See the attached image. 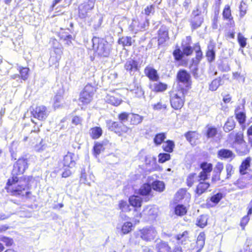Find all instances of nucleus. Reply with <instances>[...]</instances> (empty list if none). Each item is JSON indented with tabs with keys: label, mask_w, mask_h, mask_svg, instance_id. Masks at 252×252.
Wrapping results in <instances>:
<instances>
[{
	"label": "nucleus",
	"mask_w": 252,
	"mask_h": 252,
	"mask_svg": "<svg viewBox=\"0 0 252 252\" xmlns=\"http://www.w3.org/2000/svg\"><path fill=\"white\" fill-rule=\"evenodd\" d=\"M23 181H19L17 177H13L8 180L5 189L8 192H10L13 195H26L28 196L30 193L29 191H25L27 186L23 183Z\"/></svg>",
	"instance_id": "1"
},
{
	"label": "nucleus",
	"mask_w": 252,
	"mask_h": 252,
	"mask_svg": "<svg viewBox=\"0 0 252 252\" xmlns=\"http://www.w3.org/2000/svg\"><path fill=\"white\" fill-rule=\"evenodd\" d=\"M188 93L187 89H184L180 84L170 93V103L174 109L182 107L185 102V95Z\"/></svg>",
	"instance_id": "2"
},
{
	"label": "nucleus",
	"mask_w": 252,
	"mask_h": 252,
	"mask_svg": "<svg viewBox=\"0 0 252 252\" xmlns=\"http://www.w3.org/2000/svg\"><path fill=\"white\" fill-rule=\"evenodd\" d=\"M92 42L93 50L98 56L105 57L109 56L111 45L108 42L94 36L92 39Z\"/></svg>",
	"instance_id": "3"
},
{
	"label": "nucleus",
	"mask_w": 252,
	"mask_h": 252,
	"mask_svg": "<svg viewBox=\"0 0 252 252\" xmlns=\"http://www.w3.org/2000/svg\"><path fill=\"white\" fill-rule=\"evenodd\" d=\"M94 88L91 84H87L81 93L79 98V105H85L89 103L93 99L94 92Z\"/></svg>",
	"instance_id": "4"
},
{
	"label": "nucleus",
	"mask_w": 252,
	"mask_h": 252,
	"mask_svg": "<svg viewBox=\"0 0 252 252\" xmlns=\"http://www.w3.org/2000/svg\"><path fill=\"white\" fill-rule=\"evenodd\" d=\"M95 3V0H87L81 4L78 7L79 17L81 19L88 17L89 13L94 9Z\"/></svg>",
	"instance_id": "5"
},
{
	"label": "nucleus",
	"mask_w": 252,
	"mask_h": 252,
	"mask_svg": "<svg viewBox=\"0 0 252 252\" xmlns=\"http://www.w3.org/2000/svg\"><path fill=\"white\" fill-rule=\"evenodd\" d=\"M157 234L156 230L152 226L144 227L139 231L140 238L145 241H151L154 240Z\"/></svg>",
	"instance_id": "6"
},
{
	"label": "nucleus",
	"mask_w": 252,
	"mask_h": 252,
	"mask_svg": "<svg viewBox=\"0 0 252 252\" xmlns=\"http://www.w3.org/2000/svg\"><path fill=\"white\" fill-rule=\"evenodd\" d=\"M177 78L179 83H182L185 86L184 89H187L188 91L191 85L190 74L185 70H180L177 73Z\"/></svg>",
	"instance_id": "7"
},
{
	"label": "nucleus",
	"mask_w": 252,
	"mask_h": 252,
	"mask_svg": "<svg viewBox=\"0 0 252 252\" xmlns=\"http://www.w3.org/2000/svg\"><path fill=\"white\" fill-rule=\"evenodd\" d=\"M33 117L39 120L43 121L47 117L49 113L46 107L43 105L37 106L32 111Z\"/></svg>",
	"instance_id": "8"
},
{
	"label": "nucleus",
	"mask_w": 252,
	"mask_h": 252,
	"mask_svg": "<svg viewBox=\"0 0 252 252\" xmlns=\"http://www.w3.org/2000/svg\"><path fill=\"white\" fill-rule=\"evenodd\" d=\"M27 168V159L24 158H19L14 164V171L17 174H23Z\"/></svg>",
	"instance_id": "9"
},
{
	"label": "nucleus",
	"mask_w": 252,
	"mask_h": 252,
	"mask_svg": "<svg viewBox=\"0 0 252 252\" xmlns=\"http://www.w3.org/2000/svg\"><path fill=\"white\" fill-rule=\"evenodd\" d=\"M149 26V19H146L145 21L140 23L138 20L133 19L130 25V29L132 31H138L145 29Z\"/></svg>",
	"instance_id": "10"
},
{
	"label": "nucleus",
	"mask_w": 252,
	"mask_h": 252,
	"mask_svg": "<svg viewBox=\"0 0 252 252\" xmlns=\"http://www.w3.org/2000/svg\"><path fill=\"white\" fill-rule=\"evenodd\" d=\"M222 17L224 20L227 21V24L231 27H234L235 25L233 18L231 15L230 7L229 5H226L222 12Z\"/></svg>",
	"instance_id": "11"
},
{
	"label": "nucleus",
	"mask_w": 252,
	"mask_h": 252,
	"mask_svg": "<svg viewBox=\"0 0 252 252\" xmlns=\"http://www.w3.org/2000/svg\"><path fill=\"white\" fill-rule=\"evenodd\" d=\"M125 69L132 75L138 70V62L133 59H130L126 61L125 64Z\"/></svg>",
	"instance_id": "12"
},
{
	"label": "nucleus",
	"mask_w": 252,
	"mask_h": 252,
	"mask_svg": "<svg viewBox=\"0 0 252 252\" xmlns=\"http://www.w3.org/2000/svg\"><path fill=\"white\" fill-rule=\"evenodd\" d=\"M74 154L68 152L66 155L63 157L62 164L63 167H72L75 165L74 159Z\"/></svg>",
	"instance_id": "13"
},
{
	"label": "nucleus",
	"mask_w": 252,
	"mask_h": 252,
	"mask_svg": "<svg viewBox=\"0 0 252 252\" xmlns=\"http://www.w3.org/2000/svg\"><path fill=\"white\" fill-rule=\"evenodd\" d=\"M215 47L216 43L213 40H211L208 45L207 51L206 52V57L209 62H212L215 59Z\"/></svg>",
	"instance_id": "14"
},
{
	"label": "nucleus",
	"mask_w": 252,
	"mask_h": 252,
	"mask_svg": "<svg viewBox=\"0 0 252 252\" xmlns=\"http://www.w3.org/2000/svg\"><path fill=\"white\" fill-rule=\"evenodd\" d=\"M128 89L136 97L140 98L144 94V91L141 86L137 83H134L133 85H130Z\"/></svg>",
	"instance_id": "15"
},
{
	"label": "nucleus",
	"mask_w": 252,
	"mask_h": 252,
	"mask_svg": "<svg viewBox=\"0 0 252 252\" xmlns=\"http://www.w3.org/2000/svg\"><path fill=\"white\" fill-rule=\"evenodd\" d=\"M144 73L151 80L157 81L159 79L157 71L151 66H147L144 69Z\"/></svg>",
	"instance_id": "16"
},
{
	"label": "nucleus",
	"mask_w": 252,
	"mask_h": 252,
	"mask_svg": "<svg viewBox=\"0 0 252 252\" xmlns=\"http://www.w3.org/2000/svg\"><path fill=\"white\" fill-rule=\"evenodd\" d=\"M237 154L240 156H244L249 153L250 149L246 142L234 146Z\"/></svg>",
	"instance_id": "17"
},
{
	"label": "nucleus",
	"mask_w": 252,
	"mask_h": 252,
	"mask_svg": "<svg viewBox=\"0 0 252 252\" xmlns=\"http://www.w3.org/2000/svg\"><path fill=\"white\" fill-rule=\"evenodd\" d=\"M105 100L107 103L116 106L119 105L122 101V99L118 95L115 96L111 94H107Z\"/></svg>",
	"instance_id": "18"
},
{
	"label": "nucleus",
	"mask_w": 252,
	"mask_h": 252,
	"mask_svg": "<svg viewBox=\"0 0 252 252\" xmlns=\"http://www.w3.org/2000/svg\"><path fill=\"white\" fill-rule=\"evenodd\" d=\"M156 250L157 252H169L171 250V248L167 242L160 241L157 242Z\"/></svg>",
	"instance_id": "19"
},
{
	"label": "nucleus",
	"mask_w": 252,
	"mask_h": 252,
	"mask_svg": "<svg viewBox=\"0 0 252 252\" xmlns=\"http://www.w3.org/2000/svg\"><path fill=\"white\" fill-rule=\"evenodd\" d=\"M143 214L150 217L151 219H155L158 214V209L154 206H147L143 210Z\"/></svg>",
	"instance_id": "20"
},
{
	"label": "nucleus",
	"mask_w": 252,
	"mask_h": 252,
	"mask_svg": "<svg viewBox=\"0 0 252 252\" xmlns=\"http://www.w3.org/2000/svg\"><path fill=\"white\" fill-rule=\"evenodd\" d=\"M238 66L239 70H240L233 72L232 78L238 81L239 83H244L245 82L246 74L242 72L240 64H239Z\"/></svg>",
	"instance_id": "21"
},
{
	"label": "nucleus",
	"mask_w": 252,
	"mask_h": 252,
	"mask_svg": "<svg viewBox=\"0 0 252 252\" xmlns=\"http://www.w3.org/2000/svg\"><path fill=\"white\" fill-rule=\"evenodd\" d=\"M167 86L166 84L159 82L154 83L150 85V88L152 91L156 92H161L165 91Z\"/></svg>",
	"instance_id": "22"
},
{
	"label": "nucleus",
	"mask_w": 252,
	"mask_h": 252,
	"mask_svg": "<svg viewBox=\"0 0 252 252\" xmlns=\"http://www.w3.org/2000/svg\"><path fill=\"white\" fill-rule=\"evenodd\" d=\"M199 183L196 189V193L200 195L205 192L210 187V184L206 181H198Z\"/></svg>",
	"instance_id": "23"
},
{
	"label": "nucleus",
	"mask_w": 252,
	"mask_h": 252,
	"mask_svg": "<svg viewBox=\"0 0 252 252\" xmlns=\"http://www.w3.org/2000/svg\"><path fill=\"white\" fill-rule=\"evenodd\" d=\"M203 18L201 16L191 17L190 19L191 29L195 30L200 27L203 22Z\"/></svg>",
	"instance_id": "24"
},
{
	"label": "nucleus",
	"mask_w": 252,
	"mask_h": 252,
	"mask_svg": "<svg viewBox=\"0 0 252 252\" xmlns=\"http://www.w3.org/2000/svg\"><path fill=\"white\" fill-rule=\"evenodd\" d=\"M205 235L203 232H201L197 238L196 242V252H200L203 248L205 244Z\"/></svg>",
	"instance_id": "25"
},
{
	"label": "nucleus",
	"mask_w": 252,
	"mask_h": 252,
	"mask_svg": "<svg viewBox=\"0 0 252 252\" xmlns=\"http://www.w3.org/2000/svg\"><path fill=\"white\" fill-rule=\"evenodd\" d=\"M249 184L248 180L245 177H242L238 179L234 185L236 186L238 189H243L248 187Z\"/></svg>",
	"instance_id": "26"
},
{
	"label": "nucleus",
	"mask_w": 252,
	"mask_h": 252,
	"mask_svg": "<svg viewBox=\"0 0 252 252\" xmlns=\"http://www.w3.org/2000/svg\"><path fill=\"white\" fill-rule=\"evenodd\" d=\"M102 134V130L100 127L95 126L90 129V136L94 139L99 138Z\"/></svg>",
	"instance_id": "27"
},
{
	"label": "nucleus",
	"mask_w": 252,
	"mask_h": 252,
	"mask_svg": "<svg viewBox=\"0 0 252 252\" xmlns=\"http://www.w3.org/2000/svg\"><path fill=\"white\" fill-rule=\"evenodd\" d=\"M102 18L99 16H94L93 17L91 18L90 21H88V23H89L90 25H92V23L94 22L93 24V27L95 30H97L102 24Z\"/></svg>",
	"instance_id": "28"
},
{
	"label": "nucleus",
	"mask_w": 252,
	"mask_h": 252,
	"mask_svg": "<svg viewBox=\"0 0 252 252\" xmlns=\"http://www.w3.org/2000/svg\"><path fill=\"white\" fill-rule=\"evenodd\" d=\"M218 156L223 158H233L234 155L232 152L228 149H221L218 151Z\"/></svg>",
	"instance_id": "29"
},
{
	"label": "nucleus",
	"mask_w": 252,
	"mask_h": 252,
	"mask_svg": "<svg viewBox=\"0 0 252 252\" xmlns=\"http://www.w3.org/2000/svg\"><path fill=\"white\" fill-rule=\"evenodd\" d=\"M236 118L240 125L244 124L246 121V114L244 112L239 111V109L237 108L235 111Z\"/></svg>",
	"instance_id": "30"
},
{
	"label": "nucleus",
	"mask_w": 252,
	"mask_h": 252,
	"mask_svg": "<svg viewBox=\"0 0 252 252\" xmlns=\"http://www.w3.org/2000/svg\"><path fill=\"white\" fill-rule=\"evenodd\" d=\"M230 135L235 136V140L233 143L234 146L246 142L244 140L243 134L241 131L238 132L236 133H234V131L231 133Z\"/></svg>",
	"instance_id": "31"
},
{
	"label": "nucleus",
	"mask_w": 252,
	"mask_h": 252,
	"mask_svg": "<svg viewBox=\"0 0 252 252\" xmlns=\"http://www.w3.org/2000/svg\"><path fill=\"white\" fill-rule=\"evenodd\" d=\"M130 204L135 207H140L142 203L141 198L138 196H131L129 198Z\"/></svg>",
	"instance_id": "32"
},
{
	"label": "nucleus",
	"mask_w": 252,
	"mask_h": 252,
	"mask_svg": "<svg viewBox=\"0 0 252 252\" xmlns=\"http://www.w3.org/2000/svg\"><path fill=\"white\" fill-rule=\"evenodd\" d=\"M129 119L130 124L136 125L140 124L142 122L143 117L138 114H130Z\"/></svg>",
	"instance_id": "33"
},
{
	"label": "nucleus",
	"mask_w": 252,
	"mask_h": 252,
	"mask_svg": "<svg viewBox=\"0 0 252 252\" xmlns=\"http://www.w3.org/2000/svg\"><path fill=\"white\" fill-rule=\"evenodd\" d=\"M121 123L109 121L107 123L108 128L111 131H114L117 134H120V127Z\"/></svg>",
	"instance_id": "34"
},
{
	"label": "nucleus",
	"mask_w": 252,
	"mask_h": 252,
	"mask_svg": "<svg viewBox=\"0 0 252 252\" xmlns=\"http://www.w3.org/2000/svg\"><path fill=\"white\" fill-rule=\"evenodd\" d=\"M235 122L234 120L233 119V118H229L227 119V121L223 126V130L226 132H229L235 127Z\"/></svg>",
	"instance_id": "35"
},
{
	"label": "nucleus",
	"mask_w": 252,
	"mask_h": 252,
	"mask_svg": "<svg viewBox=\"0 0 252 252\" xmlns=\"http://www.w3.org/2000/svg\"><path fill=\"white\" fill-rule=\"evenodd\" d=\"M251 158L249 157L244 160L240 166V172L241 174H246L245 171L250 167Z\"/></svg>",
	"instance_id": "36"
},
{
	"label": "nucleus",
	"mask_w": 252,
	"mask_h": 252,
	"mask_svg": "<svg viewBox=\"0 0 252 252\" xmlns=\"http://www.w3.org/2000/svg\"><path fill=\"white\" fill-rule=\"evenodd\" d=\"M151 186L148 184H144L139 189V193L142 195H148L150 194L151 191Z\"/></svg>",
	"instance_id": "37"
},
{
	"label": "nucleus",
	"mask_w": 252,
	"mask_h": 252,
	"mask_svg": "<svg viewBox=\"0 0 252 252\" xmlns=\"http://www.w3.org/2000/svg\"><path fill=\"white\" fill-rule=\"evenodd\" d=\"M18 70L19 71L21 79L24 81L27 80L29 77V68L28 67L19 66Z\"/></svg>",
	"instance_id": "38"
},
{
	"label": "nucleus",
	"mask_w": 252,
	"mask_h": 252,
	"mask_svg": "<svg viewBox=\"0 0 252 252\" xmlns=\"http://www.w3.org/2000/svg\"><path fill=\"white\" fill-rule=\"evenodd\" d=\"M174 147V143L171 140H167L162 145L163 150L168 153L172 152Z\"/></svg>",
	"instance_id": "39"
},
{
	"label": "nucleus",
	"mask_w": 252,
	"mask_h": 252,
	"mask_svg": "<svg viewBox=\"0 0 252 252\" xmlns=\"http://www.w3.org/2000/svg\"><path fill=\"white\" fill-rule=\"evenodd\" d=\"M152 188L154 190L161 192L164 189V184L162 181H156L152 184Z\"/></svg>",
	"instance_id": "40"
},
{
	"label": "nucleus",
	"mask_w": 252,
	"mask_h": 252,
	"mask_svg": "<svg viewBox=\"0 0 252 252\" xmlns=\"http://www.w3.org/2000/svg\"><path fill=\"white\" fill-rule=\"evenodd\" d=\"M132 223L130 222H125L122 226L121 232L123 235L126 234L132 230Z\"/></svg>",
	"instance_id": "41"
},
{
	"label": "nucleus",
	"mask_w": 252,
	"mask_h": 252,
	"mask_svg": "<svg viewBox=\"0 0 252 252\" xmlns=\"http://www.w3.org/2000/svg\"><path fill=\"white\" fill-rule=\"evenodd\" d=\"M200 168L202 171L210 175V173L213 169L212 164L206 162H203L200 164Z\"/></svg>",
	"instance_id": "42"
},
{
	"label": "nucleus",
	"mask_w": 252,
	"mask_h": 252,
	"mask_svg": "<svg viewBox=\"0 0 252 252\" xmlns=\"http://www.w3.org/2000/svg\"><path fill=\"white\" fill-rule=\"evenodd\" d=\"M196 181H198V178L196 174L190 173L187 179V184L189 187H191L194 183Z\"/></svg>",
	"instance_id": "43"
},
{
	"label": "nucleus",
	"mask_w": 252,
	"mask_h": 252,
	"mask_svg": "<svg viewBox=\"0 0 252 252\" xmlns=\"http://www.w3.org/2000/svg\"><path fill=\"white\" fill-rule=\"evenodd\" d=\"M132 40L131 37L129 36H123L120 38L119 43L120 44H122L123 46H129L131 45Z\"/></svg>",
	"instance_id": "44"
},
{
	"label": "nucleus",
	"mask_w": 252,
	"mask_h": 252,
	"mask_svg": "<svg viewBox=\"0 0 252 252\" xmlns=\"http://www.w3.org/2000/svg\"><path fill=\"white\" fill-rule=\"evenodd\" d=\"M221 79L220 78L213 80L209 85V90L212 91H215L220 85Z\"/></svg>",
	"instance_id": "45"
},
{
	"label": "nucleus",
	"mask_w": 252,
	"mask_h": 252,
	"mask_svg": "<svg viewBox=\"0 0 252 252\" xmlns=\"http://www.w3.org/2000/svg\"><path fill=\"white\" fill-rule=\"evenodd\" d=\"M196 224L200 227H205L207 222V217L206 216L202 215L199 217L196 221Z\"/></svg>",
	"instance_id": "46"
},
{
	"label": "nucleus",
	"mask_w": 252,
	"mask_h": 252,
	"mask_svg": "<svg viewBox=\"0 0 252 252\" xmlns=\"http://www.w3.org/2000/svg\"><path fill=\"white\" fill-rule=\"evenodd\" d=\"M187 213L186 207L183 205H178L175 208V213L178 216H183Z\"/></svg>",
	"instance_id": "47"
},
{
	"label": "nucleus",
	"mask_w": 252,
	"mask_h": 252,
	"mask_svg": "<svg viewBox=\"0 0 252 252\" xmlns=\"http://www.w3.org/2000/svg\"><path fill=\"white\" fill-rule=\"evenodd\" d=\"M166 136L164 133L157 134L154 138V141L156 145H160L165 139Z\"/></svg>",
	"instance_id": "48"
},
{
	"label": "nucleus",
	"mask_w": 252,
	"mask_h": 252,
	"mask_svg": "<svg viewBox=\"0 0 252 252\" xmlns=\"http://www.w3.org/2000/svg\"><path fill=\"white\" fill-rule=\"evenodd\" d=\"M61 38L62 39L64 42L65 44L69 46L72 44V40H73V38L72 36L69 34H63V33L61 35Z\"/></svg>",
	"instance_id": "49"
},
{
	"label": "nucleus",
	"mask_w": 252,
	"mask_h": 252,
	"mask_svg": "<svg viewBox=\"0 0 252 252\" xmlns=\"http://www.w3.org/2000/svg\"><path fill=\"white\" fill-rule=\"evenodd\" d=\"M46 148V144L42 140L39 144L34 146V150L35 151L40 153L45 150Z\"/></svg>",
	"instance_id": "50"
},
{
	"label": "nucleus",
	"mask_w": 252,
	"mask_h": 252,
	"mask_svg": "<svg viewBox=\"0 0 252 252\" xmlns=\"http://www.w3.org/2000/svg\"><path fill=\"white\" fill-rule=\"evenodd\" d=\"M61 58L55 56L54 54H51L49 59V62L50 66L55 65L57 67L58 65V63Z\"/></svg>",
	"instance_id": "51"
},
{
	"label": "nucleus",
	"mask_w": 252,
	"mask_h": 252,
	"mask_svg": "<svg viewBox=\"0 0 252 252\" xmlns=\"http://www.w3.org/2000/svg\"><path fill=\"white\" fill-rule=\"evenodd\" d=\"M170 159V155L167 153H160L158 155V162L164 163Z\"/></svg>",
	"instance_id": "52"
},
{
	"label": "nucleus",
	"mask_w": 252,
	"mask_h": 252,
	"mask_svg": "<svg viewBox=\"0 0 252 252\" xmlns=\"http://www.w3.org/2000/svg\"><path fill=\"white\" fill-rule=\"evenodd\" d=\"M238 41L240 46L242 48H244L246 47L247 42V39L242 35V33H239L237 36Z\"/></svg>",
	"instance_id": "53"
},
{
	"label": "nucleus",
	"mask_w": 252,
	"mask_h": 252,
	"mask_svg": "<svg viewBox=\"0 0 252 252\" xmlns=\"http://www.w3.org/2000/svg\"><path fill=\"white\" fill-rule=\"evenodd\" d=\"M103 149V145L100 143H96L94 147V153L95 156L99 155Z\"/></svg>",
	"instance_id": "54"
},
{
	"label": "nucleus",
	"mask_w": 252,
	"mask_h": 252,
	"mask_svg": "<svg viewBox=\"0 0 252 252\" xmlns=\"http://www.w3.org/2000/svg\"><path fill=\"white\" fill-rule=\"evenodd\" d=\"M119 208L123 212L130 211L129 206L126 201L121 200L119 203Z\"/></svg>",
	"instance_id": "55"
},
{
	"label": "nucleus",
	"mask_w": 252,
	"mask_h": 252,
	"mask_svg": "<svg viewBox=\"0 0 252 252\" xmlns=\"http://www.w3.org/2000/svg\"><path fill=\"white\" fill-rule=\"evenodd\" d=\"M222 198V194L221 193L219 192L213 195L211 197L210 200L214 204H216L220 202V201L221 200Z\"/></svg>",
	"instance_id": "56"
},
{
	"label": "nucleus",
	"mask_w": 252,
	"mask_h": 252,
	"mask_svg": "<svg viewBox=\"0 0 252 252\" xmlns=\"http://www.w3.org/2000/svg\"><path fill=\"white\" fill-rule=\"evenodd\" d=\"M155 6L154 5H148L145 8L144 13L147 16L153 14L155 12Z\"/></svg>",
	"instance_id": "57"
},
{
	"label": "nucleus",
	"mask_w": 252,
	"mask_h": 252,
	"mask_svg": "<svg viewBox=\"0 0 252 252\" xmlns=\"http://www.w3.org/2000/svg\"><path fill=\"white\" fill-rule=\"evenodd\" d=\"M225 169L227 173L226 179H228L234 173L233 166L230 164H226Z\"/></svg>",
	"instance_id": "58"
},
{
	"label": "nucleus",
	"mask_w": 252,
	"mask_h": 252,
	"mask_svg": "<svg viewBox=\"0 0 252 252\" xmlns=\"http://www.w3.org/2000/svg\"><path fill=\"white\" fill-rule=\"evenodd\" d=\"M130 114L126 112H123L118 116V119L121 123H124L129 118Z\"/></svg>",
	"instance_id": "59"
},
{
	"label": "nucleus",
	"mask_w": 252,
	"mask_h": 252,
	"mask_svg": "<svg viewBox=\"0 0 252 252\" xmlns=\"http://www.w3.org/2000/svg\"><path fill=\"white\" fill-rule=\"evenodd\" d=\"M197 136V134L195 131H189L185 134V136L190 143H191L192 141L196 138Z\"/></svg>",
	"instance_id": "60"
},
{
	"label": "nucleus",
	"mask_w": 252,
	"mask_h": 252,
	"mask_svg": "<svg viewBox=\"0 0 252 252\" xmlns=\"http://www.w3.org/2000/svg\"><path fill=\"white\" fill-rule=\"evenodd\" d=\"M173 56L177 61L181 60L183 57V52L180 49H177L173 52Z\"/></svg>",
	"instance_id": "61"
},
{
	"label": "nucleus",
	"mask_w": 252,
	"mask_h": 252,
	"mask_svg": "<svg viewBox=\"0 0 252 252\" xmlns=\"http://www.w3.org/2000/svg\"><path fill=\"white\" fill-rule=\"evenodd\" d=\"M198 178V181H205L207 180L210 175L207 173L201 171L199 174L197 175Z\"/></svg>",
	"instance_id": "62"
},
{
	"label": "nucleus",
	"mask_w": 252,
	"mask_h": 252,
	"mask_svg": "<svg viewBox=\"0 0 252 252\" xmlns=\"http://www.w3.org/2000/svg\"><path fill=\"white\" fill-rule=\"evenodd\" d=\"M0 240L4 243L6 246H11L13 243V240L12 238L5 236L1 237Z\"/></svg>",
	"instance_id": "63"
},
{
	"label": "nucleus",
	"mask_w": 252,
	"mask_h": 252,
	"mask_svg": "<svg viewBox=\"0 0 252 252\" xmlns=\"http://www.w3.org/2000/svg\"><path fill=\"white\" fill-rule=\"evenodd\" d=\"M183 49V55H186V56H189L190 55L192 52L193 50L190 46L187 45L184 46L182 48Z\"/></svg>",
	"instance_id": "64"
}]
</instances>
